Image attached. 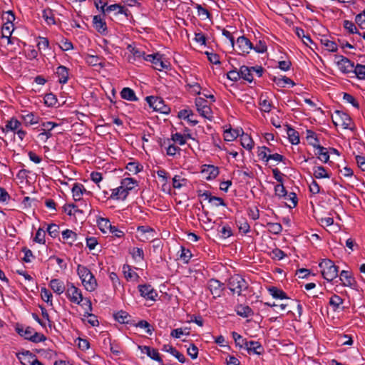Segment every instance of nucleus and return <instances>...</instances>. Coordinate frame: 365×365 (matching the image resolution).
<instances>
[{
  "label": "nucleus",
  "mask_w": 365,
  "mask_h": 365,
  "mask_svg": "<svg viewBox=\"0 0 365 365\" xmlns=\"http://www.w3.org/2000/svg\"><path fill=\"white\" fill-rule=\"evenodd\" d=\"M77 274L81 280L83 286L88 292H91L96 289L98 287L97 280L87 267L78 264L77 267Z\"/></svg>",
  "instance_id": "nucleus-1"
},
{
  "label": "nucleus",
  "mask_w": 365,
  "mask_h": 365,
  "mask_svg": "<svg viewBox=\"0 0 365 365\" xmlns=\"http://www.w3.org/2000/svg\"><path fill=\"white\" fill-rule=\"evenodd\" d=\"M321 273L326 280L331 282L338 277L339 267L329 259H324L319 264Z\"/></svg>",
  "instance_id": "nucleus-2"
},
{
  "label": "nucleus",
  "mask_w": 365,
  "mask_h": 365,
  "mask_svg": "<svg viewBox=\"0 0 365 365\" xmlns=\"http://www.w3.org/2000/svg\"><path fill=\"white\" fill-rule=\"evenodd\" d=\"M16 331L21 336L34 343L44 341L46 339L44 334L36 331L34 329L30 327H17Z\"/></svg>",
  "instance_id": "nucleus-3"
},
{
  "label": "nucleus",
  "mask_w": 365,
  "mask_h": 365,
  "mask_svg": "<svg viewBox=\"0 0 365 365\" xmlns=\"http://www.w3.org/2000/svg\"><path fill=\"white\" fill-rule=\"evenodd\" d=\"M227 287L232 294L240 296L242 292L247 289V283L240 275L235 274L229 278Z\"/></svg>",
  "instance_id": "nucleus-4"
},
{
  "label": "nucleus",
  "mask_w": 365,
  "mask_h": 365,
  "mask_svg": "<svg viewBox=\"0 0 365 365\" xmlns=\"http://www.w3.org/2000/svg\"><path fill=\"white\" fill-rule=\"evenodd\" d=\"M332 121L335 125H341L344 129L354 130V123L350 116L341 110H336L334 112V117L332 118Z\"/></svg>",
  "instance_id": "nucleus-5"
},
{
  "label": "nucleus",
  "mask_w": 365,
  "mask_h": 365,
  "mask_svg": "<svg viewBox=\"0 0 365 365\" xmlns=\"http://www.w3.org/2000/svg\"><path fill=\"white\" fill-rule=\"evenodd\" d=\"M145 101L154 110L164 114H168L170 111V108L165 105L163 99L160 97L150 96L145 98Z\"/></svg>",
  "instance_id": "nucleus-6"
},
{
  "label": "nucleus",
  "mask_w": 365,
  "mask_h": 365,
  "mask_svg": "<svg viewBox=\"0 0 365 365\" xmlns=\"http://www.w3.org/2000/svg\"><path fill=\"white\" fill-rule=\"evenodd\" d=\"M66 295L71 302L78 305L81 304L83 300L81 290L73 283L67 284Z\"/></svg>",
  "instance_id": "nucleus-7"
},
{
  "label": "nucleus",
  "mask_w": 365,
  "mask_h": 365,
  "mask_svg": "<svg viewBox=\"0 0 365 365\" xmlns=\"http://www.w3.org/2000/svg\"><path fill=\"white\" fill-rule=\"evenodd\" d=\"M195 104L198 113L210 120L212 118V111L211 108L207 105V101L203 98H196Z\"/></svg>",
  "instance_id": "nucleus-8"
},
{
  "label": "nucleus",
  "mask_w": 365,
  "mask_h": 365,
  "mask_svg": "<svg viewBox=\"0 0 365 365\" xmlns=\"http://www.w3.org/2000/svg\"><path fill=\"white\" fill-rule=\"evenodd\" d=\"M144 60L151 62L154 66V68L158 71H162L169 67V63L167 61H163L162 56L159 53L146 55L144 57Z\"/></svg>",
  "instance_id": "nucleus-9"
},
{
  "label": "nucleus",
  "mask_w": 365,
  "mask_h": 365,
  "mask_svg": "<svg viewBox=\"0 0 365 365\" xmlns=\"http://www.w3.org/2000/svg\"><path fill=\"white\" fill-rule=\"evenodd\" d=\"M236 43L239 53L243 56L248 54L254 48L253 43L245 36L238 37Z\"/></svg>",
  "instance_id": "nucleus-10"
},
{
  "label": "nucleus",
  "mask_w": 365,
  "mask_h": 365,
  "mask_svg": "<svg viewBox=\"0 0 365 365\" xmlns=\"http://www.w3.org/2000/svg\"><path fill=\"white\" fill-rule=\"evenodd\" d=\"M140 296L145 299L155 301L158 297V292L150 284H139L138 286Z\"/></svg>",
  "instance_id": "nucleus-11"
},
{
  "label": "nucleus",
  "mask_w": 365,
  "mask_h": 365,
  "mask_svg": "<svg viewBox=\"0 0 365 365\" xmlns=\"http://www.w3.org/2000/svg\"><path fill=\"white\" fill-rule=\"evenodd\" d=\"M340 59L337 61V66L339 70L344 73H353L354 69V63L344 56H339Z\"/></svg>",
  "instance_id": "nucleus-12"
},
{
  "label": "nucleus",
  "mask_w": 365,
  "mask_h": 365,
  "mask_svg": "<svg viewBox=\"0 0 365 365\" xmlns=\"http://www.w3.org/2000/svg\"><path fill=\"white\" fill-rule=\"evenodd\" d=\"M224 288V284L217 279H211L208 282V289L214 298L220 297Z\"/></svg>",
  "instance_id": "nucleus-13"
},
{
  "label": "nucleus",
  "mask_w": 365,
  "mask_h": 365,
  "mask_svg": "<svg viewBox=\"0 0 365 365\" xmlns=\"http://www.w3.org/2000/svg\"><path fill=\"white\" fill-rule=\"evenodd\" d=\"M340 280L342 282L344 286L349 287L351 288H356L357 283L352 276L351 272L346 270H342L340 274Z\"/></svg>",
  "instance_id": "nucleus-14"
},
{
  "label": "nucleus",
  "mask_w": 365,
  "mask_h": 365,
  "mask_svg": "<svg viewBox=\"0 0 365 365\" xmlns=\"http://www.w3.org/2000/svg\"><path fill=\"white\" fill-rule=\"evenodd\" d=\"M244 349H247L249 354L253 353L257 355H261L264 352V348L259 341H248L245 344Z\"/></svg>",
  "instance_id": "nucleus-15"
},
{
  "label": "nucleus",
  "mask_w": 365,
  "mask_h": 365,
  "mask_svg": "<svg viewBox=\"0 0 365 365\" xmlns=\"http://www.w3.org/2000/svg\"><path fill=\"white\" fill-rule=\"evenodd\" d=\"M202 173L206 175V179L208 180L215 179L219 174L217 167L212 165H204L202 170Z\"/></svg>",
  "instance_id": "nucleus-16"
},
{
  "label": "nucleus",
  "mask_w": 365,
  "mask_h": 365,
  "mask_svg": "<svg viewBox=\"0 0 365 365\" xmlns=\"http://www.w3.org/2000/svg\"><path fill=\"white\" fill-rule=\"evenodd\" d=\"M49 287L58 295L63 294L66 290L63 282L59 279H51L49 282Z\"/></svg>",
  "instance_id": "nucleus-17"
},
{
  "label": "nucleus",
  "mask_w": 365,
  "mask_h": 365,
  "mask_svg": "<svg viewBox=\"0 0 365 365\" xmlns=\"http://www.w3.org/2000/svg\"><path fill=\"white\" fill-rule=\"evenodd\" d=\"M106 5V4H104L103 5H102L101 6V10L103 13H105V12H110V11H113L118 10V14H125L126 16L128 15L127 12L128 11V10L127 9H125L123 6H122L120 4H111V5L108 6H107L106 8H105Z\"/></svg>",
  "instance_id": "nucleus-18"
},
{
  "label": "nucleus",
  "mask_w": 365,
  "mask_h": 365,
  "mask_svg": "<svg viewBox=\"0 0 365 365\" xmlns=\"http://www.w3.org/2000/svg\"><path fill=\"white\" fill-rule=\"evenodd\" d=\"M56 75L58 78V81L61 84H65L68 80V68L64 66H59L56 68Z\"/></svg>",
  "instance_id": "nucleus-19"
},
{
  "label": "nucleus",
  "mask_w": 365,
  "mask_h": 365,
  "mask_svg": "<svg viewBox=\"0 0 365 365\" xmlns=\"http://www.w3.org/2000/svg\"><path fill=\"white\" fill-rule=\"evenodd\" d=\"M71 191L75 201L81 200L83 193L87 192L83 185L78 182H75L73 184Z\"/></svg>",
  "instance_id": "nucleus-20"
},
{
  "label": "nucleus",
  "mask_w": 365,
  "mask_h": 365,
  "mask_svg": "<svg viewBox=\"0 0 365 365\" xmlns=\"http://www.w3.org/2000/svg\"><path fill=\"white\" fill-rule=\"evenodd\" d=\"M129 192L120 185V187L113 189L110 198L125 200Z\"/></svg>",
  "instance_id": "nucleus-21"
},
{
  "label": "nucleus",
  "mask_w": 365,
  "mask_h": 365,
  "mask_svg": "<svg viewBox=\"0 0 365 365\" xmlns=\"http://www.w3.org/2000/svg\"><path fill=\"white\" fill-rule=\"evenodd\" d=\"M163 351L168 352L174 356L180 363H185L186 359L185 356L178 351L175 347L170 344H165L163 347Z\"/></svg>",
  "instance_id": "nucleus-22"
},
{
  "label": "nucleus",
  "mask_w": 365,
  "mask_h": 365,
  "mask_svg": "<svg viewBox=\"0 0 365 365\" xmlns=\"http://www.w3.org/2000/svg\"><path fill=\"white\" fill-rule=\"evenodd\" d=\"M34 356L35 354L30 351H24L16 354V357L22 365H29Z\"/></svg>",
  "instance_id": "nucleus-23"
},
{
  "label": "nucleus",
  "mask_w": 365,
  "mask_h": 365,
  "mask_svg": "<svg viewBox=\"0 0 365 365\" xmlns=\"http://www.w3.org/2000/svg\"><path fill=\"white\" fill-rule=\"evenodd\" d=\"M104 58L101 56L91 54H87L85 57V61L88 65L91 66H99L101 68L105 66V63L101 61Z\"/></svg>",
  "instance_id": "nucleus-24"
},
{
  "label": "nucleus",
  "mask_w": 365,
  "mask_h": 365,
  "mask_svg": "<svg viewBox=\"0 0 365 365\" xmlns=\"http://www.w3.org/2000/svg\"><path fill=\"white\" fill-rule=\"evenodd\" d=\"M137 231L144 237V240L153 239L154 238L155 235V231L154 230V229L147 225L138 226L137 228Z\"/></svg>",
  "instance_id": "nucleus-25"
},
{
  "label": "nucleus",
  "mask_w": 365,
  "mask_h": 365,
  "mask_svg": "<svg viewBox=\"0 0 365 365\" xmlns=\"http://www.w3.org/2000/svg\"><path fill=\"white\" fill-rule=\"evenodd\" d=\"M93 24L95 29L98 32L101 34H104L107 30V26L106 22L102 19L101 16L96 15L93 16Z\"/></svg>",
  "instance_id": "nucleus-26"
},
{
  "label": "nucleus",
  "mask_w": 365,
  "mask_h": 365,
  "mask_svg": "<svg viewBox=\"0 0 365 365\" xmlns=\"http://www.w3.org/2000/svg\"><path fill=\"white\" fill-rule=\"evenodd\" d=\"M240 137L242 146L248 150H251L255 143L250 135L242 131Z\"/></svg>",
  "instance_id": "nucleus-27"
},
{
  "label": "nucleus",
  "mask_w": 365,
  "mask_h": 365,
  "mask_svg": "<svg viewBox=\"0 0 365 365\" xmlns=\"http://www.w3.org/2000/svg\"><path fill=\"white\" fill-rule=\"evenodd\" d=\"M235 311L237 314L247 318L253 315L254 312L252 309L247 305L239 304L236 307Z\"/></svg>",
  "instance_id": "nucleus-28"
},
{
  "label": "nucleus",
  "mask_w": 365,
  "mask_h": 365,
  "mask_svg": "<svg viewBox=\"0 0 365 365\" xmlns=\"http://www.w3.org/2000/svg\"><path fill=\"white\" fill-rule=\"evenodd\" d=\"M163 145H168L166 147V153L169 156L174 157L177 153L180 154L181 151V149L178 146L170 143V140L169 138L163 141V144H162V146Z\"/></svg>",
  "instance_id": "nucleus-29"
},
{
  "label": "nucleus",
  "mask_w": 365,
  "mask_h": 365,
  "mask_svg": "<svg viewBox=\"0 0 365 365\" xmlns=\"http://www.w3.org/2000/svg\"><path fill=\"white\" fill-rule=\"evenodd\" d=\"M240 73L241 74V78H243L249 83H252L253 81L254 78L252 74V69L251 67L242 66L240 68Z\"/></svg>",
  "instance_id": "nucleus-30"
},
{
  "label": "nucleus",
  "mask_w": 365,
  "mask_h": 365,
  "mask_svg": "<svg viewBox=\"0 0 365 365\" xmlns=\"http://www.w3.org/2000/svg\"><path fill=\"white\" fill-rule=\"evenodd\" d=\"M178 118L187 120L191 125L194 126L198 123L197 120H190V116H193V112L190 109H183L178 112Z\"/></svg>",
  "instance_id": "nucleus-31"
},
{
  "label": "nucleus",
  "mask_w": 365,
  "mask_h": 365,
  "mask_svg": "<svg viewBox=\"0 0 365 365\" xmlns=\"http://www.w3.org/2000/svg\"><path fill=\"white\" fill-rule=\"evenodd\" d=\"M77 234L71 230L66 229L62 232V238L63 242H66L70 245H73V242L77 240Z\"/></svg>",
  "instance_id": "nucleus-32"
},
{
  "label": "nucleus",
  "mask_w": 365,
  "mask_h": 365,
  "mask_svg": "<svg viewBox=\"0 0 365 365\" xmlns=\"http://www.w3.org/2000/svg\"><path fill=\"white\" fill-rule=\"evenodd\" d=\"M122 98L129 101H137L138 98L135 96L134 91L130 88H123L120 92Z\"/></svg>",
  "instance_id": "nucleus-33"
},
{
  "label": "nucleus",
  "mask_w": 365,
  "mask_h": 365,
  "mask_svg": "<svg viewBox=\"0 0 365 365\" xmlns=\"http://www.w3.org/2000/svg\"><path fill=\"white\" fill-rule=\"evenodd\" d=\"M272 81L281 88H284L287 85H290L292 87L295 85L294 82L287 76L277 77L274 76Z\"/></svg>",
  "instance_id": "nucleus-34"
},
{
  "label": "nucleus",
  "mask_w": 365,
  "mask_h": 365,
  "mask_svg": "<svg viewBox=\"0 0 365 365\" xmlns=\"http://www.w3.org/2000/svg\"><path fill=\"white\" fill-rule=\"evenodd\" d=\"M267 290L270 295H272L274 299H289L287 294L282 289H280L277 287H269Z\"/></svg>",
  "instance_id": "nucleus-35"
},
{
  "label": "nucleus",
  "mask_w": 365,
  "mask_h": 365,
  "mask_svg": "<svg viewBox=\"0 0 365 365\" xmlns=\"http://www.w3.org/2000/svg\"><path fill=\"white\" fill-rule=\"evenodd\" d=\"M287 133L288 135L289 140L293 145H297L299 143V133L289 125H287Z\"/></svg>",
  "instance_id": "nucleus-36"
},
{
  "label": "nucleus",
  "mask_w": 365,
  "mask_h": 365,
  "mask_svg": "<svg viewBox=\"0 0 365 365\" xmlns=\"http://www.w3.org/2000/svg\"><path fill=\"white\" fill-rule=\"evenodd\" d=\"M242 129H230L226 130L224 133V138L226 141H232L238 136H240Z\"/></svg>",
  "instance_id": "nucleus-37"
},
{
  "label": "nucleus",
  "mask_w": 365,
  "mask_h": 365,
  "mask_svg": "<svg viewBox=\"0 0 365 365\" xmlns=\"http://www.w3.org/2000/svg\"><path fill=\"white\" fill-rule=\"evenodd\" d=\"M26 125L36 124L39 121V117L33 113H29L21 116Z\"/></svg>",
  "instance_id": "nucleus-38"
},
{
  "label": "nucleus",
  "mask_w": 365,
  "mask_h": 365,
  "mask_svg": "<svg viewBox=\"0 0 365 365\" xmlns=\"http://www.w3.org/2000/svg\"><path fill=\"white\" fill-rule=\"evenodd\" d=\"M259 104L261 107V110L264 113H269L271 111L272 105V103L267 99V97L261 95L259 97Z\"/></svg>",
  "instance_id": "nucleus-39"
},
{
  "label": "nucleus",
  "mask_w": 365,
  "mask_h": 365,
  "mask_svg": "<svg viewBox=\"0 0 365 365\" xmlns=\"http://www.w3.org/2000/svg\"><path fill=\"white\" fill-rule=\"evenodd\" d=\"M121 185L124 187L128 192L131 191L135 186L138 185V182L131 178H126L121 180Z\"/></svg>",
  "instance_id": "nucleus-40"
},
{
  "label": "nucleus",
  "mask_w": 365,
  "mask_h": 365,
  "mask_svg": "<svg viewBox=\"0 0 365 365\" xmlns=\"http://www.w3.org/2000/svg\"><path fill=\"white\" fill-rule=\"evenodd\" d=\"M313 175L315 178H329L330 175L327 170L323 166H317L314 168Z\"/></svg>",
  "instance_id": "nucleus-41"
},
{
  "label": "nucleus",
  "mask_w": 365,
  "mask_h": 365,
  "mask_svg": "<svg viewBox=\"0 0 365 365\" xmlns=\"http://www.w3.org/2000/svg\"><path fill=\"white\" fill-rule=\"evenodd\" d=\"M191 4L194 5L195 8L197 10V15L199 16L204 17L205 19H210L212 17V14L210 12L205 8L202 7V5L195 4L192 1V0H190Z\"/></svg>",
  "instance_id": "nucleus-42"
},
{
  "label": "nucleus",
  "mask_w": 365,
  "mask_h": 365,
  "mask_svg": "<svg viewBox=\"0 0 365 365\" xmlns=\"http://www.w3.org/2000/svg\"><path fill=\"white\" fill-rule=\"evenodd\" d=\"M307 139L309 144L314 148H317L320 145L317 134L311 130H307Z\"/></svg>",
  "instance_id": "nucleus-43"
},
{
  "label": "nucleus",
  "mask_w": 365,
  "mask_h": 365,
  "mask_svg": "<svg viewBox=\"0 0 365 365\" xmlns=\"http://www.w3.org/2000/svg\"><path fill=\"white\" fill-rule=\"evenodd\" d=\"M114 318L120 324H129L130 316L126 312L120 310L114 314Z\"/></svg>",
  "instance_id": "nucleus-44"
},
{
  "label": "nucleus",
  "mask_w": 365,
  "mask_h": 365,
  "mask_svg": "<svg viewBox=\"0 0 365 365\" xmlns=\"http://www.w3.org/2000/svg\"><path fill=\"white\" fill-rule=\"evenodd\" d=\"M316 148L317 150L316 155H318L319 159L324 163H327L329 160V155L327 149L322 145H319Z\"/></svg>",
  "instance_id": "nucleus-45"
},
{
  "label": "nucleus",
  "mask_w": 365,
  "mask_h": 365,
  "mask_svg": "<svg viewBox=\"0 0 365 365\" xmlns=\"http://www.w3.org/2000/svg\"><path fill=\"white\" fill-rule=\"evenodd\" d=\"M129 252L135 261L144 260V252L143 249L139 247H133L130 250Z\"/></svg>",
  "instance_id": "nucleus-46"
},
{
  "label": "nucleus",
  "mask_w": 365,
  "mask_h": 365,
  "mask_svg": "<svg viewBox=\"0 0 365 365\" xmlns=\"http://www.w3.org/2000/svg\"><path fill=\"white\" fill-rule=\"evenodd\" d=\"M274 194L279 198L287 199V191L284 187L283 182L279 183L274 186Z\"/></svg>",
  "instance_id": "nucleus-47"
},
{
  "label": "nucleus",
  "mask_w": 365,
  "mask_h": 365,
  "mask_svg": "<svg viewBox=\"0 0 365 365\" xmlns=\"http://www.w3.org/2000/svg\"><path fill=\"white\" fill-rule=\"evenodd\" d=\"M99 229L103 232L106 233L107 230H109L112 226L110 220L108 218L101 217L97 220Z\"/></svg>",
  "instance_id": "nucleus-48"
},
{
  "label": "nucleus",
  "mask_w": 365,
  "mask_h": 365,
  "mask_svg": "<svg viewBox=\"0 0 365 365\" xmlns=\"http://www.w3.org/2000/svg\"><path fill=\"white\" fill-rule=\"evenodd\" d=\"M344 300L339 295L334 294L329 299V304L332 307L334 311H336L340 308Z\"/></svg>",
  "instance_id": "nucleus-49"
},
{
  "label": "nucleus",
  "mask_w": 365,
  "mask_h": 365,
  "mask_svg": "<svg viewBox=\"0 0 365 365\" xmlns=\"http://www.w3.org/2000/svg\"><path fill=\"white\" fill-rule=\"evenodd\" d=\"M126 169L132 174L135 175L141 171L143 166L138 162H130L126 165Z\"/></svg>",
  "instance_id": "nucleus-50"
},
{
  "label": "nucleus",
  "mask_w": 365,
  "mask_h": 365,
  "mask_svg": "<svg viewBox=\"0 0 365 365\" xmlns=\"http://www.w3.org/2000/svg\"><path fill=\"white\" fill-rule=\"evenodd\" d=\"M21 125V123L16 118H11V120H8L6 122V124L5 125V128H3V131H9V130H16L19 125Z\"/></svg>",
  "instance_id": "nucleus-51"
},
{
  "label": "nucleus",
  "mask_w": 365,
  "mask_h": 365,
  "mask_svg": "<svg viewBox=\"0 0 365 365\" xmlns=\"http://www.w3.org/2000/svg\"><path fill=\"white\" fill-rule=\"evenodd\" d=\"M321 43L322 45L325 46V48L331 52H336L337 51V45L336 43L328 39L327 38H324L321 39Z\"/></svg>",
  "instance_id": "nucleus-52"
},
{
  "label": "nucleus",
  "mask_w": 365,
  "mask_h": 365,
  "mask_svg": "<svg viewBox=\"0 0 365 365\" xmlns=\"http://www.w3.org/2000/svg\"><path fill=\"white\" fill-rule=\"evenodd\" d=\"M43 18L49 25L56 24L55 17L51 9H46L43 11Z\"/></svg>",
  "instance_id": "nucleus-53"
},
{
  "label": "nucleus",
  "mask_w": 365,
  "mask_h": 365,
  "mask_svg": "<svg viewBox=\"0 0 365 365\" xmlns=\"http://www.w3.org/2000/svg\"><path fill=\"white\" fill-rule=\"evenodd\" d=\"M353 73L359 80L365 81V65L356 64L354 66Z\"/></svg>",
  "instance_id": "nucleus-54"
},
{
  "label": "nucleus",
  "mask_w": 365,
  "mask_h": 365,
  "mask_svg": "<svg viewBox=\"0 0 365 365\" xmlns=\"http://www.w3.org/2000/svg\"><path fill=\"white\" fill-rule=\"evenodd\" d=\"M41 297L44 302L49 304L51 306L53 305V303H52L53 295H52L51 292L46 287L41 288Z\"/></svg>",
  "instance_id": "nucleus-55"
},
{
  "label": "nucleus",
  "mask_w": 365,
  "mask_h": 365,
  "mask_svg": "<svg viewBox=\"0 0 365 365\" xmlns=\"http://www.w3.org/2000/svg\"><path fill=\"white\" fill-rule=\"evenodd\" d=\"M192 257V253L189 249H186L185 247H180V259L184 262L187 264Z\"/></svg>",
  "instance_id": "nucleus-56"
},
{
  "label": "nucleus",
  "mask_w": 365,
  "mask_h": 365,
  "mask_svg": "<svg viewBox=\"0 0 365 365\" xmlns=\"http://www.w3.org/2000/svg\"><path fill=\"white\" fill-rule=\"evenodd\" d=\"M232 335L233 339L235 340L236 346H238L240 348H244L245 346V344L248 342V341H247L240 334L235 331H233L232 333Z\"/></svg>",
  "instance_id": "nucleus-57"
},
{
  "label": "nucleus",
  "mask_w": 365,
  "mask_h": 365,
  "mask_svg": "<svg viewBox=\"0 0 365 365\" xmlns=\"http://www.w3.org/2000/svg\"><path fill=\"white\" fill-rule=\"evenodd\" d=\"M187 180L182 178L180 175H175L173 178V187L176 189H180L185 185Z\"/></svg>",
  "instance_id": "nucleus-58"
},
{
  "label": "nucleus",
  "mask_w": 365,
  "mask_h": 365,
  "mask_svg": "<svg viewBox=\"0 0 365 365\" xmlns=\"http://www.w3.org/2000/svg\"><path fill=\"white\" fill-rule=\"evenodd\" d=\"M170 141L178 143L180 145H185L186 143V136L180 133H175L172 134Z\"/></svg>",
  "instance_id": "nucleus-59"
},
{
  "label": "nucleus",
  "mask_w": 365,
  "mask_h": 365,
  "mask_svg": "<svg viewBox=\"0 0 365 365\" xmlns=\"http://www.w3.org/2000/svg\"><path fill=\"white\" fill-rule=\"evenodd\" d=\"M344 27L350 33V34H357L359 35H361V34L358 31L355 24L349 20H344L343 23Z\"/></svg>",
  "instance_id": "nucleus-60"
},
{
  "label": "nucleus",
  "mask_w": 365,
  "mask_h": 365,
  "mask_svg": "<svg viewBox=\"0 0 365 365\" xmlns=\"http://www.w3.org/2000/svg\"><path fill=\"white\" fill-rule=\"evenodd\" d=\"M237 225L240 232L244 234H247L250 232V226L246 220L242 219L237 221Z\"/></svg>",
  "instance_id": "nucleus-61"
},
{
  "label": "nucleus",
  "mask_w": 365,
  "mask_h": 365,
  "mask_svg": "<svg viewBox=\"0 0 365 365\" xmlns=\"http://www.w3.org/2000/svg\"><path fill=\"white\" fill-rule=\"evenodd\" d=\"M63 211L68 215H75L76 212H81L75 204H66L63 207Z\"/></svg>",
  "instance_id": "nucleus-62"
},
{
  "label": "nucleus",
  "mask_w": 365,
  "mask_h": 365,
  "mask_svg": "<svg viewBox=\"0 0 365 365\" xmlns=\"http://www.w3.org/2000/svg\"><path fill=\"white\" fill-rule=\"evenodd\" d=\"M45 230L43 229L38 228L34 238V241L39 244H45Z\"/></svg>",
  "instance_id": "nucleus-63"
},
{
  "label": "nucleus",
  "mask_w": 365,
  "mask_h": 365,
  "mask_svg": "<svg viewBox=\"0 0 365 365\" xmlns=\"http://www.w3.org/2000/svg\"><path fill=\"white\" fill-rule=\"evenodd\" d=\"M365 9L355 17V22L361 29H365Z\"/></svg>",
  "instance_id": "nucleus-64"
}]
</instances>
